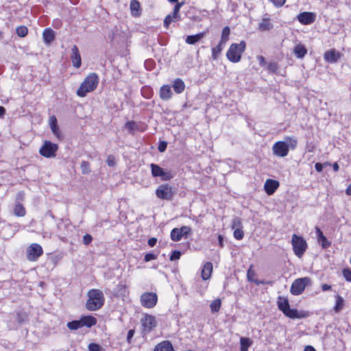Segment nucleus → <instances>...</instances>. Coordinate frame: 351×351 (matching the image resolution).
<instances>
[{"label": "nucleus", "instance_id": "obj_34", "mask_svg": "<svg viewBox=\"0 0 351 351\" xmlns=\"http://www.w3.org/2000/svg\"><path fill=\"white\" fill-rule=\"evenodd\" d=\"M230 34V28L226 26L222 30L221 37L220 42L221 43L226 44V43L228 41L229 36Z\"/></svg>", "mask_w": 351, "mask_h": 351}, {"label": "nucleus", "instance_id": "obj_62", "mask_svg": "<svg viewBox=\"0 0 351 351\" xmlns=\"http://www.w3.org/2000/svg\"><path fill=\"white\" fill-rule=\"evenodd\" d=\"M218 241H219V244L221 247H223V237L221 235H219L218 236Z\"/></svg>", "mask_w": 351, "mask_h": 351}, {"label": "nucleus", "instance_id": "obj_26", "mask_svg": "<svg viewBox=\"0 0 351 351\" xmlns=\"http://www.w3.org/2000/svg\"><path fill=\"white\" fill-rule=\"evenodd\" d=\"M293 53L298 58H303L307 53V50L303 45L298 44L293 49Z\"/></svg>", "mask_w": 351, "mask_h": 351}, {"label": "nucleus", "instance_id": "obj_60", "mask_svg": "<svg viewBox=\"0 0 351 351\" xmlns=\"http://www.w3.org/2000/svg\"><path fill=\"white\" fill-rule=\"evenodd\" d=\"M322 289L323 291H328L331 289V286L327 284H323L322 285Z\"/></svg>", "mask_w": 351, "mask_h": 351}, {"label": "nucleus", "instance_id": "obj_55", "mask_svg": "<svg viewBox=\"0 0 351 351\" xmlns=\"http://www.w3.org/2000/svg\"><path fill=\"white\" fill-rule=\"evenodd\" d=\"M257 60L259 62V64L261 66H265L266 64V61H265V58L262 56H257Z\"/></svg>", "mask_w": 351, "mask_h": 351}, {"label": "nucleus", "instance_id": "obj_27", "mask_svg": "<svg viewBox=\"0 0 351 351\" xmlns=\"http://www.w3.org/2000/svg\"><path fill=\"white\" fill-rule=\"evenodd\" d=\"M273 28V25L269 18L263 17L259 23L258 29L260 31H269Z\"/></svg>", "mask_w": 351, "mask_h": 351}, {"label": "nucleus", "instance_id": "obj_33", "mask_svg": "<svg viewBox=\"0 0 351 351\" xmlns=\"http://www.w3.org/2000/svg\"><path fill=\"white\" fill-rule=\"evenodd\" d=\"M221 301L220 299H216L213 300L210 305V309L213 313L218 312L221 308Z\"/></svg>", "mask_w": 351, "mask_h": 351}, {"label": "nucleus", "instance_id": "obj_37", "mask_svg": "<svg viewBox=\"0 0 351 351\" xmlns=\"http://www.w3.org/2000/svg\"><path fill=\"white\" fill-rule=\"evenodd\" d=\"M82 173L84 175L88 174L90 173V163L88 161H82L80 165Z\"/></svg>", "mask_w": 351, "mask_h": 351}, {"label": "nucleus", "instance_id": "obj_31", "mask_svg": "<svg viewBox=\"0 0 351 351\" xmlns=\"http://www.w3.org/2000/svg\"><path fill=\"white\" fill-rule=\"evenodd\" d=\"M54 32L51 29H46L43 32V37L47 44L51 43L54 39Z\"/></svg>", "mask_w": 351, "mask_h": 351}, {"label": "nucleus", "instance_id": "obj_40", "mask_svg": "<svg viewBox=\"0 0 351 351\" xmlns=\"http://www.w3.org/2000/svg\"><path fill=\"white\" fill-rule=\"evenodd\" d=\"M125 128L130 132L132 133L137 129V124L134 121H128L125 123Z\"/></svg>", "mask_w": 351, "mask_h": 351}, {"label": "nucleus", "instance_id": "obj_28", "mask_svg": "<svg viewBox=\"0 0 351 351\" xmlns=\"http://www.w3.org/2000/svg\"><path fill=\"white\" fill-rule=\"evenodd\" d=\"M204 36L205 33L204 32L199 33L195 35L188 36L186 38V43L189 45H194L199 41Z\"/></svg>", "mask_w": 351, "mask_h": 351}, {"label": "nucleus", "instance_id": "obj_25", "mask_svg": "<svg viewBox=\"0 0 351 351\" xmlns=\"http://www.w3.org/2000/svg\"><path fill=\"white\" fill-rule=\"evenodd\" d=\"M82 327L87 326L88 328L95 326L97 323L95 317L91 315L84 316L80 319Z\"/></svg>", "mask_w": 351, "mask_h": 351}, {"label": "nucleus", "instance_id": "obj_17", "mask_svg": "<svg viewBox=\"0 0 351 351\" xmlns=\"http://www.w3.org/2000/svg\"><path fill=\"white\" fill-rule=\"evenodd\" d=\"M71 58L72 60V63L73 66L76 68H79L81 66V56L79 53L77 47L76 45H73L71 48Z\"/></svg>", "mask_w": 351, "mask_h": 351}, {"label": "nucleus", "instance_id": "obj_59", "mask_svg": "<svg viewBox=\"0 0 351 351\" xmlns=\"http://www.w3.org/2000/svg\"><path fill=\"white\" fill-rule=\"evenodd\" d=\"M166 147H167V144L165 143H163L162 144H160L159 146H158V150L160 152H165V150L166 149Z\"/></svg>", "mask_w": 351, "mask_h": 351}, {"label": "nucleus", "instance_id": "obj_14", "mask_svg": "<svg viewBox=\"0 0 351 351\" xmlns=\"http://www.w3.org/2000/svg\"><path fill=\"white\" fill-rule=\"evenodd\" d=\"M191 229L189 226H182L180 228H173L171 232V239L174 241H179L182 237H186Z\"/></svg>", "mask_w": 351, "mask_h": 351}, {"label": "nucleus", "instance_id": "obj_18", "mask_svg": "<svg viewBox=\"0 0 351 351\" xmlns=\"http://www.w3.org/2000/svg\"><path fill=\"white\" fill-rule=\"evenodd\" d=\"M173 93L169 85H163L160 89V97L162 100H169L172 97Z\"/></svg>", "mask_w": 351, "mask_h": 351}, {"label": "nucleus", "instance_id": "obj_35", "mask_svg": "<svg viewBox=\"0 0 351 351\" xmlns=\"http://www.w3.org/2000/svg\"><path fill=\"white\" fill-rule=\"evenodd\" d=\"M224 45L225 44L219 42V45L212 49V56L213 59L216 60L218 58L219 55L222 51L223 45Z\"/></svg>", "mask_w": 351, "mask_h": 351}, {"label": "nucleus", "instance_id": "obj_53", "mask_svg": "<svg viewBox=\"0 0 351 351\" xmlns=\"http://www.w3.org/2000/svg\"><path fill=\"white\" fill-rule=\"evenodd\" d=\"M184 4L183 2L182 3H178L175 6H174V8H173V12H174L175 14H178L179 12H180V10L182 7V5Z\"/></svg>", "mask_w": 351, "mask_h": 351}, {"label": "nucleus", "instance_id": "obj_12", "mask_svg": "<svg viewBox=\"0 0 351 351\" xmlns=\"http://www.w3.org/2000/svg\"><path fill=\"white\" fill-rule=\"evenodd\" d=\"M310 282L308 278H302L296 279L291 285V293L297 295L301 294L305 289L306 285Z\"/></svg>", "mask_w": 351, "mask_h": 351}, {"label": "nucleus", "instance_id": "obj_36", "mask_svg": "<svg viewBox=\"0 0 351 351\" xmlns=\"http://www.w3.org/2000/svg\"><path fill=\"white\" fill-rule=\"evenodd\" d=\"M66 326L71 330H75L80 328H82L80 319L68 322Z\"/></svg>", "mask_w": 351, "mask_h": 351}, {"label": "nucleus", "instance_id": "obj_43", "mask_svg": "<svg viewBox=\"0 0 351 351\" xmlns=\"http://www.w3.org/2000/svg\"><path fill=\"white\" fill-rule=\"evenodd\" d=\"M88 350L89 351H101V347L95 343H91L88 345Z\"/></svg>", "mask_w": 351, "mask_h": 351}, {"label": "nucleus", "instance_id": "obj_3", "mask_svg": "<svg viewBox=\"0 0 351 351\" xmlns=\"http://www.w3.org/2000/svg\"><path fill=\"white\" fill-rule=\"evenodd\" d=\"M88 300L86 307L88 310L95 311L100 309L104 304V295L99 289H91L88 292Z\"/></svg>", "mask_w": 351, "mask_h": 351}, {"label": "nucleus", "instance_id": "obj_57", "mask_svg": "<svg viewBox=\"0 0 351 351\" xmlns=\"http://www.w3.org/2000/svg\"><path fill=\"white\" fill-rule=\"evenodd\" d=\"M134 335V330H130L128 332L127 335V341L128 343H130L132 338Z\"/></svg>", "mask_w": 351, "mask_h": 351}, {"label": "nucleus", "instance_id": "obj_6", "mask_svg": "<svg viewBox=\"0 0 351 351\" xmlns=\"http://www.w3.org/2000/svg\"><path fill=\"white\" fill-rule=\"evenodd\" d=\"M291 244L294 254L298 257L301 258L307 249V243L304 239L294 234L292 235Z\"/></svg>", "mask_w": 351, "mask_h": 351}, {"label": "nucleus", "instance_id": "obj_48", "mask_svg": "<svg viewBox=\"0 0 351 351\" xmlns=\"http://www.w3.org/2000/svg\"><path fill=\"white\" fill-rule=\"evenodd\" d=\"M174 20L172 19V16L171 14L167 15L164 20V26L166 28H168L170 23Z\"/></svg>", "mask_w": 351, "mask_h": 351}, {"label": "nucleus", "instance_id": "obj_63", "mask_svg": "<svg viewBox=\"0 0 351 351\" xmlns=\"http://www.w3.org/2000/svg\"><path fill=\"white\" fill-rule=\"evenodd\" d=\"M332 168L335 171H339V165L337 164V162L333 163Z\"/></svg>", "mask_w": 351, "mask_h": 351}, {"label": "nucleus", "instance_id": "obj_58", "mask_svg": "<svg viewBox=\"0 0 351 351\" xmlns=\"http://www.w3.org/2000/svg\"><path fill=\"white\" fill-rule=\"evenodd\" d=\"M156 242L157 239L156 238L152 237L148 240L147 243L150 247H154L156 245Z\"/></svg>", "mask_w": 351, "mask_h": 351}, {"label": "nucleus", "instance_id": "obj_46", "mask_svg": "<svg viewBox=\"0 0 351 351\" xmlns=\"http://www.w3.org/2000/svg\"><path fill=\"white\" fill-rule=\"evenodd\" d=\"M181 252L178 250L173 251L170 256V261L178 260L180 258Z\"/></svg>", "mask_w": 351, "mask_h": 351}, {"label": "nucleus", "instance_id": "obj_1", "mask_svg": "<svg viewBox=\"0 0 351 351\" xmlns=\"http://www.w3.org/2000/svg\"><path fill=\"white\" fill-rule=\"evenodd\" d=\"M278 307L283 312V313L291 319H302L308 317L309 313L307 311H300L297 309H291L289 306V300L287 298L279 296L278 298Z\"/></svg>", "mask_w": 351, "mask_h": 351}, {"label": "nucleus", "instance_id": "obj_23", "mask_svg": "<svg viewBox=\"0 0 351 351\" xmlns=\"http://www.w3.org/2000/svg\"><path fill=\"white\" fill-rule=\"evenodd\" d=\"M172 87L177 94L182 93L185 88V84L180 78H177L173 82Z\"/></svg>", "mask_w": 351, "mask_h": 351}, {"label": "nucleus", "instance_id": "obj_56", "mask_svg": "<svg viewBox=\"0 0 351 351\" xmlns=\"http://www.w3.org/2000/svg\"><path fill=\"white\" fill-rule=\"evenodd\" d=\"M25 198V193L23 191H20L16 194V201H23Z\"/></svg>", "mask_w": 351, "mask_h": 351}, {"label": "nucleus", "instance_id": "obj_50", "mask_svg": "<svg viewBox=\"0 0 351 351\" xmlns=\"http://www.w3.org/2000/svg\"><path fill=\"white\" fill-rule=\"evenodd\" d=\"M93 240L90 234H86L83 237V242L85 245H88Z\"/></svg>", "mask_w": 351, "mask_h": 351}, {"label": "nucleus", "instance_id": "obj_13", "mask_svg": "<svg viewBox=\"0 0 351 351\" xmlns=\"http://www.w3.org/2000/svg\"><path fill=\"white\" fill-rule=\"evenodd\" d=\"M152 174L154 177H160L162 180H169L173 175L170 171H165L163 169L156 164H151Z\"/></svg>", "mask_w": 351, "mask_h": 351}, {"label": "nucleus", "instance_id": "obj_8", "mask_svg": "<svg viewBox=\"0 0 351 351\" xmlns=\"http://www.w3.org/2000/svg\"><path fill=\"white\" fill-rule=\"evenodd\" d=\"M58 149V146L57 144L46 141L40 148L39 153L45 158H52L56 156Z\"/></svg>", "mask_w": 351, "mask_h": 351}, {"label": "nucleus", "instance_id": "obj_64", "mask_svg": "<svg viewBox=\"0 0 351 351\" xmlns=\"http://www.w3.org/2000/svg\"><path fill=\"white\" fill-rule=\"evenodd\" d=\"M346 193L347 195H351V184L346 189Z\"/></svg>", "mask_w": 351, "mask_h": 351}, {"label": "nucleus", "instance_id": "obj_29", "mask_svg": "<svg viewBox=\"0 0 351 351\" xmlns=\"http://www.w3.org/2000/svg\"><path fill=\"white\" fill-rule=\"evenodd\" d=\"M253 341L248 337L240 338V351H247L248 348L252 345Z\"/></svg>", "mask_w": 351, "mask_h": 351}, {"label": "nucleus", "instance_id": "obj_24", "mask_svg": "<svg viewBox=\"0 0 351 351\" xmlns=\"http://www.w3.org/2000/svg\"><path fill=\"white\" fill-rule=\"evenodd\" d=\"M213 271V265L210 262L204 264L202 270V278L203 280H206L210 278Z\"/></svg>", "mask_w": 351, "mask_h": 351}, {"label": "nucleus", "instance_id": "obj_32", "mask_svg": "<svg viewBox=\"0 0 351 351\" xmlns=\"http://www.w3.org/2000/svg\"><path fill=\"white\" fill-rule=\"evenodd\" d=\"M14 214L17 217H23L25 215V209L21 203L16 204L14 208Z\"/></svg>", "mask_w": 351, "mask_h": 351}, {"label": "nucleus", "instance_id": "obj_47", "mask_svg": "<svg viewBox=\"0 0 351 351\" xmlns=\"http://www.w3.org/2000/svg\"><path fill=\"white\" fill-rule=\"evenodd\" d=\"M106 162L109 167H114L116 165V160L113 156L110 155L108 156Z\"/></svg>", "mask_w": 351, "mask_h": 351}, {"label": "nucleus", "instance_id": "obj_16", "mask_svg": "<svg viewBox=\"0 0 351 351\" xmlns=\"http://www.w3.org/2000/svg\"><path fill=\"white\" fill-rule=\"evenodd\" d=\"M279 182L277 180L267 179L264 184V189L267 195H272L278 188Z\"/></svg>", "mask_w": 351, "mask_h": 351}, {"label": "nucleus", "instance_id": "obj_52", "mask_svg": "<svg viewBox=\"0 0 351 351\" xmlns=\"http://www.w3.org/2000/svg\"><path fill=\"white\" fill-rule=\"evenodd\" d=\"M156 258V256L154 254H152V253H149V254H146L145 257H144V261L145 262H148V261H150L152 260H154Z\"/></svg>", "mask_w": 351, "mask_h": 351}, {"label": "nucleus", "instance_id": "obj_10", "mask_svg": "<svg viewBox=\"0 0 351 351\" xmlns=\"http://www.w3.org/2000/svg\"><path fill=\"white\" fill-rule=\"evenodd\" d=\"M158 301L156 293L153 292H146L141 296V304L143 306L148 308L156 306Z\"/></svg>", "mask_w": 351, "mask_h": 351}, {"label": "nucleus", "instance_id": "obj_41", "mask_svg": "<svg viewBox=\"0 0 351 351\" xmlns=\"http://www.w3.org/2000/svg\"><path fill=\"white\" fill-rule=\"evenodd\" d=\"M244 233L242 228H237L234 230V237L238 240H241L243 238Z\"/></svg>", "mask_w": 351, "mask_h": 351}, {"label": "nucleus", "instance_id": "obj_22", "mask_svg": "<svg viewBox=\"0 0 351 351\" xmlns=\"http://www.w3.org/2000/svg\"><path fill=\"white\" fill-rule=\"evenodd\" d=\"M316 234L317 237V241L321 242V245L323 248L326 249L330 245V243L328 241L327 238L323 234V232L318 227H315Z\"/></svg>", "mask_w": 351, "mask_h": 351}, {"label": "nucleus", "instance_id": "obj_4", "mask_svg": "<svg viewBox=\"0 0 351 351\" xmlns=\"http://www.w3.org/2000/svg\"><path fill=\"white\" fill-rule=\"evenodd\" d=\"M98 83V75L95 73H90L77 89V95L81 97H85L88 93L93 91L97 88Z\"/></svg>", "mask_w": 351, "mask_h": 351}, {"label": "nucleus", "instance_id": "obj_45", "mask_svg": "<svg viewBox=\"0 0 351 351\" xmlns=\"http://www.w3.org/2000/svg\"><path fill=\"white\" fill-rule=\"evenodd\" d=\"M343 277L348 282H351V269H344L342 271Z\"/></svg>", "mask_w": 351, "mask_h": 351}, {"label": "nucleus", "instance_id": "obj_44", "mask_svg": "<svg viewBox=\"0 0 351 351\" xmlns=\"http://www.w3.org/2000/svg\"><path fill=\"white\" fill-rule=\"evenodd\" d=\"M232 228L235 230L237 228H241V221L239 218L236 217L232 220Z\"/></svg>", "mask_w": 351, "mask_h": 351}, {"label": "nucleus", "instance_id": "obj_51", "mask_svg": "<svg viewBox=\"0 0 351 351\" xmlns=\"http://www.w3.org/2000/svg\"><path fill=\"white\" fill-rule=\"evenodd\" d=\"M330 164L328 162H326L324 164H322V163H319V162H317L315 165V168L316 169L317 171L318 172H321L323 169V167L324 166H326V165H329Z\"/></svg>", "mask_w": 351, "mask_h": 351}, {"label": "nucleus", "instance_id": "obj_15", "mask_svg": "<svg viewBox=\"0 0 351 351\" xmlns=\"http://www.w3.org/2000/svg\"><path fill=\"white\" fill-rule=\"evenodd\" d=\"M299 22L303 25H310L315 20V14L313 12H304L297 16Z\"/></svg>", "mask_w": 351, "mask_h": 351}, {"label": "nucleus", "instance_id": "obj_42", "mask_svg": "<svg viewBox=\"0 0 351 351\" xmlns=\"http://www.w3.org/2000/svg\"><path fill=\"white\" fill-rule=\"evenodd\" d=\"M140 8V4L138 1L132 0L130 3V9L133 15L136 14L134 13V11H138Z\"/></svg>", "mask_w": 351, "mask_h": 351}, {"label": "nucleus", "instance_id": "obj_49", "mask_svg": "<svg viewBox=\"0 0 351 351\" xmlns=\"http://www.w3.org/2000/svg\"><path fill=\"white\" fill-rule=\"evenodd\" d=\"M270 1L277 8L282 7L286 1V0H270Z\"/></svg>", "mask_w": 351, "mask_h": 351}, {"label": "nucleus", "instance_id": "obj_2", "mask_svg": "<svg viewBox=\"0 0 351 351\" xmlns=\"http://www.w3.org/2000/svg\"><path fill=\"white\" fill-rule=\"evenodd\" d=\"M297 139L287 136L285 141L275 143L272 147L273 154L278 157H285L289 153V148L294 149L297 146Z\"/></svg>", "mask_w": 351, "mask_h": 351}, {"label": "nucleus", "instance_id": "obj_20", "mask_svg": "<svg viewBox=\"0 0 351 351\" xmlns=\"http://www.w3.org/2000/svg\"><path fill=\"white\" fill-rule=\"evenodd\" d=\"M49 126L53 134L58 138H61V133L57 123L56 117L53 115L49 117Z\"/></svg>", "mask_w": 351, "mask_h": 351}, {"label": "nucleus", "instance_id": "obj_30", "mask_svg": "<svg viewBox=\"0 0 351 351\" xmlns=\"http://www.w3.org/2000/svg\"><path fill=\"white\" fill-rule=\"evenodd\" d=\"M345 305L344 299L339 295H336V302L334 306V311L336 313H339L343 308Z\"/></svg>", "mask_w": 351, "mask_h": 351}, {"label": "nucleus", "instance_id": "obj_21", "mask_svg": "<svg viewBox=\"0 0 351 351\" xmlns=\"http://www.w3.org/2000/svg\"><path fill=\"white\" fill-rule=\"evenodd\" d=\"M154 351H175L171 343L169 341H163L158 343Z\"/></svg>", "mask_w": 351, "mask_h": 351}, {"label": "nucleus", "instance_id": "obj_11", "mask_svg": "<svg viewBox=\"0 0 351 351\" xmlns=\"http://www.w3.org/2000/svg\"><path fill=\"white\" fill-rule=\"evenodd\" d=\"M156 196L161 199L170 200L173 196L172 187L167 184H161L156 190Z\"/></svg>", "mask_w": 351, "mask_h": 351}, {"label": "nucleus", "instance_id": "obj_9", "mask_svg": "<svg viewBox=\"0 0 351 351\" xmlns=\"http://www.w3.org/2000/svg\"><path fill=\"white\" fill-rule=\"evenodd\" d=\"M43 253V248L39 244L32 243L27 248V258L29 261H36Z\"/></svg>", "mask_w": 351, "mask_h": 351}, {"label": "nucleus", "instance_id": "obj_19", "mask_svg": "<svg viewBox=\"0 0 351 351\" xmlns=\"http://www.w3.org/2000/svg\"><path fill=\"white\" fill-rule=\"evenodd\" d=\"M340 53L335 49L328 51L324 54V59L328 62H336L340 58Z\"/></svg>", "mask_w": 351, "mask_h": 351}, {"label": "nucleus", "instance_id": "obj_5", "mask_svg": "<svg viewBox=\"0 0 351 351\" xmlns=\"http://www.w3.org/2000/svg\"><path fill=\"white\" fill-rule=\"evenodd\" d=\"M245 47L246 45L244 41H241L239 44H232L226 53L227 58L232 62H239Z\"/></svg>", "mask_w": 351, "mask_h": 351}, {"label": "nucleus", "instance_id": "obj_7", "mask_svg": "<svg viewBox=\"0 0 351 351\" xmlns=\"http://www.w3.org/2000/svg\"><path fill=\"white\" fill-rule=\"evenodd\" d=\"M142 333L145 335L149 333L157 325L156 317L152 315L146 314L141 319Z\"/></svg>", "mask_w": 351, "mask_h": 351}, {"label": "nucleus", "instance_id": "obj_61", "mask_svg": "<svg viewBox=\"0 0 351 351\" xmlns=\"http://www.w3.org/2000/svg\"><path fill=\"white\" fill-rule=\"evenodd\" d=\"M304 351H316L315 349L311 346H306L305 348H304Z\"/></svg>", "mask_w": 351, "mask_h": 351}, {"label": "nucleus", "instance_id": "obj_54", "mask_svg": "<svg viewBox=\"0 0 351 351\" xmlns=\"http://www.w3.org/2000/svg\"><path fill=\"white\" fill-rule=\"evenodd\" d=\"M277 69V65L276 63L274 62H270L268 65H267V69L269 71H271V72H274Z\"/></svg>", "mask_w": 351, "mask_h": 351}, {"label": "nucleus", "instance_id": "obj_38", "mask_svg": "<svg viewBox=\"0 0 351 351\" xmlns=\"http://www.w3.org/2000/svg\"><path fill=\"white\" fill-rule=\"evenodd\" d=\"M16 32L19 37L23 38L27 34L28 29L26 26L21 25L16 28Z\"/></svg>", "mask_w": 351, "mask_h": 351}, {"label": "nucleus", "instance_id": "obj_39", "mask_svg": "<svg viewBox=\"0 0 351 351\" xmlns=\"http://www.w3.org/2000/svg\"><path fill=\"white\" fill-rule=\"evenodd\" d=\"M256 276L255 271L252 269V267L247 270V276L249 281H253L255 282L256 285H260L261 283H263L262 282L255 280L254 279V277Z\"/></svg>", "mask_w": 351, "mask_h": 351}]
</instances>
